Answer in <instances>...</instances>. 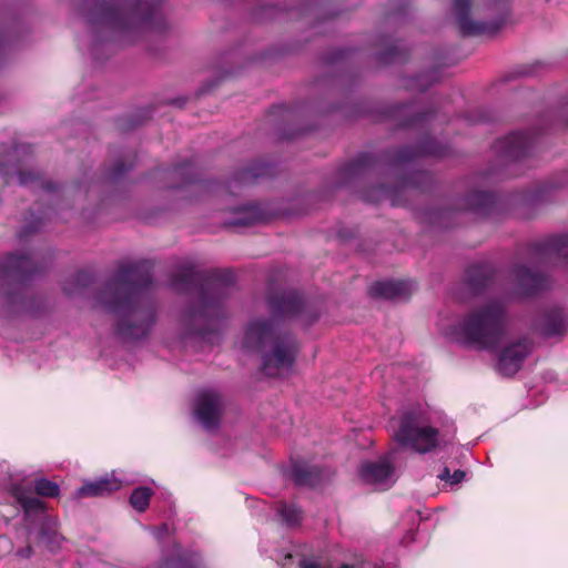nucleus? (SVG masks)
I'll list each match as a JSON object with an SVG mask.
<instances>
[{
    "label": "nucleus",
    "mask_w": 568,
    "mask_h": 568,
    "mask_svg": "<svg viewBox=\"0 0 568 568\" xmlns=\"http://www.w3.org/2000/svg\"><path fill=\"white\" fill-rule=\"evenodd\" d=\"M373 156L371 154H361L355 161L347 163L344 168V174L355 175L362 172V170L372 164Z\"/></svg>",
    "instance_id": "34"
},
{
    "label": "nucleus",
    "mask_w": 568,
    "mask_h": 568,
    "mask_svg": "<svg viewBox=\"0 0 568 568\" xmlns=\"http://www.w3.org/2000/svg\"><path fill=\"white\" fill-rule=\"evenodd\" d=\"M32 554H33V548L31 545H27L26 547H22L17 550V556L20 558H24V559L30 558L32 556Z\"/></svg>",
    "instance_id": "46"
},
{
    "label": "nucleus",
    "mask_w": 568,
    "mask_h": 568,
    "mask_svg": "<svg viewBox=\"0 0 568 568\" xmlns=\"http://www.w3.org/2000/svg\"><path fill=\"white\" fill-rule=\"evenodd\" d=\"M292 477L297 485L316 486L323 480L321 469L314 464H293Z\"/></svg>",
    "instance_id": "25"
},
{
    "label": "nucleus",
    "mask_w": 568,
    "mask_h": 568,
    "mask_svg": "<svg viewBox=\"0 0 568 568\" xmlns=\"http://www.w3.org/2000/svg\"><path fill=\"white\" fill-rule=\"evenodd\" d=\"M532 351V342L528 337L518 338L504 347L499 354L497 369L505 376L515 375L523 366L525 358Z\"/></svg>",
    "instance_id": "11"
},
{
    "label": "nucleus",
    "mask_w": 568,
    "mask_h": 568,
    "mask_svg": "<svg viewBox=\"0 0 568 568\" xmlns=\"http://www.w3.org/2000/svg\"><path fill=\"white\" fill-rule=\"evenodd\" d=\"M278 514L288 526H297L302 520V510L294 504H280Z\"/></svg>",
    "instance_id": "32"
},
{
    "label": "nucleus",
    "mask_w": 568,
    "mask_h": 568,
    "mask_svg": "<svg viewBox=\"0 0 568 568\" xmlns=\"http://www.w3.org/2000/svg\"><path fill=\"white\" fill-rule=\"evenodd\" d=\"M490 4L503 12V17L489 21L479 22L469 19V10L471 0H453V10L457 19L458 27L465 36H479L486 33H495L505 22V12L507 9V0H489Z\"/></svg>",
    "instance_id": "9"
},
{
    "label": "nucleus",
    "mask_w": 568,
    "mask_h": 568,
    "mask_svg": "<svg viewBox=\"0 0 568 568\" xmlns=\"http://www.w3.org/2000/svg\"><path fill=\"white\" fill-rule=\"evenodd\" d=\"M433 81H435V79L429 80L425 75H419L416 79L412 80V83H409L408 87L410 89H417L419 91H425L430 87Z\"/></svg>",
    "instance_id": "42"
},
{
    "label": "nucleus",
    "mask_w": 568,
    "mask_h": 568,
    "mask_svg": "<svg viewBox=\"0 0 568 568\" xmlns=\"http://www.w3.org/2000/svg\"><path fill=\"white\" fill-rule=\"evenodd\" d=\"M494 270L489 264L471 265L466 272V285L474 293H480L493 281Z\"/></svg>",
    "instance_id": "22"
},
{
    "label": "nucleus",
    "mask_w": 568,
    "mask_h": 568,
    "mask_svg": "<svg viewBox=\"0 0 568 568\" xmlns=\"http://www.w3.org/2000/svg\"><path fill=\"white\" fill-rule=\"evenodd\" d=\"M412 292V285L403 281L376 282L369 287V294L388 300L406 298Z\"/></svg>",
    "instance_id": "20"
},
{
    "label": "nucleus",
    "mask_w": 568,
    "mask_h": 568,
    "mask_svg": "<svg viewBox=\"0 0 568 568\" xmlns=\"http://www.w3.org/2000/svg\"><path fill=\"white\" fill-rule=\"evenodd\" d=\"M0 180L4 185L17 182L19 185L32 191H42L43 200L54 204H59L62 199H68L75 191L80 194L88 192V189L83 185L68 186L60 190L55 183L45 179L39 170L22 161L1 162Z\"/></svg>",
    "instance_id": "7"
},
{
    "label": "nucleus",
    "mask_w": 568,
    "mask_h": 568,
    "mask_svg": "<svg viewBox=\"0 0 568 568\" xmlns=\"http://www.w3.org/2000/svg\"><path fill=\"white\" fill-rule=\"evenodd\" d=\"M442 156L445 154L444 148L434 140H426L418 149L406 146L397 150L393 155L395 164H404L419 155Z\"/></svg>",
    "instance_id": "19"
},
{
    "label": "nucleus",
    "mask_w": 568,
    "mask_h": 568,
    "mask_svg": "<svg viewBox=\"0 0 568 568\" xmlns=\"http://www.w3.org/2000/svg\"><path fill=\"white\" fill-rule=\"evenodd\" d=\"M394 437L402 447L427 454L446 447L453 440L454 432L427 425L422 410L412 408L403 413Z\"/></svg>",
    "instance_id": "6"
},
{
    "label": "nucleus",
    "mask_w": 568,
    "mask_h": 568,
    "mask_svg": "<svg viewBox=\"0 0 568 568\" xmlns=\"http://www.w3.org/2000/svg\"><path fill=\"white\" fill-rule=\"evenodd\" d=\"M161 0H75L88 23L85 43L94 58L101 44L132 43L152 30L165 27Z\"/></svg>",
    "instance_id": "2"
},
{
    "label": "nucleus",
    "mask_w": 568,
    "mask_h": 568,
    "mask_svg": "<svg viewBox=\"0 0 568 568\" xmlns=\"http://www.w3.org/2000/svg\"><path fill=\"white\" fill-rule=\"evenodd\" d=\"M465 476H466V473L464 470L456 469L452 473L449 484H452V485L459 484L464 480Z\"/></svg>",
    "instance_id": "45"
},
{
    "label": "nucleus",
    "mask_w": 568,
    "mask_h": 568,
    "mask_svg": "<svg viewBox=\"0 0 568 568\" xmlns=\"http://www.w3.org/2000/svg\"><path fill=\"white\" fill-rule=\"evenodd\" d=\"M568 327V314L558 306L545 308L536 318L535 328L545 337L561 336Z\"/></svg>",
    "instance_id": "14"
},
{
    "label": "nucleus",
    "mask_w": 568,
    "mask_h": 568,
    "mask_svg": "<svg viewBox=\"0 0 568 568\" xmlns=\"http://www.w3.org/2000/svg\"><path fill=\"white\" fill-rule=\"evenodd\" d=\"M358 476L365 485L385 490L395 484L398 470L395 464H362Z\"/></svg>",
    "instance_id": "12"
},
{
    "label": "nucleus",
    "mask_w": 568,
    "mask_h": 568,
    "mask_svg": "<svg viewBox=\"0 0 568 568\" xmlns=\"http://www.w3.org/2000/svg\"><path fill=\"white\" fill-rule=\"evenodd\" d=\"M61 536L57 531V523L54 519L44 517L41 521L39 532L37 534L34 545L43 546L49 551L59 548Z\"/></svg>",
    "instance_id": "24"
},
{
    "label": "nucleus",
    "mask_w": 568,
    "mask_h": 568,
    "mask_svg": "<svg viewBox=\"0 0 568 568\" xmlns=\"http://www.w3.org/2000/svg\"><path fill=\"white\" fill-rule=\"evenodd\" d=\"M3 53H4V47H3L2 36L0 34V60L2 59Z\"/></svg>",
    "instance_id": "51"
},
{
    "label": "nucleus",
    "mask_w": 568,
    "mask_h": 568,
    "mask_svg": "<svg viewBox=\"0 0 568 568\" xmlns=\"http://www.w3.org/2000/svg\"><path fill=\"white\" fill-rule=\"evenodd\" d=\"M19 153V149H16L14 150V155H17Z\"/></svg>",
    "instance_id": "53"
},
{
    "label": "nucleus",
    "mask_w": 568,
    "mask_h": 568,
    "mask_svg": "<svg viewBox=\"0 0 568 568\" xmlns=\"http://www.w3.org/2000/svg\"><path fill=\"white\" fill-rule=\"evenodd\" d=\"M532 144V139L524 132L511 133L499 139L495 145V151L504 159L517 160L525 156Z\"/></svg>",
    "instance_id": "15"
},
{
    "label": "nucleus",
    "mask_w": 568,
    "mask_h": 568,
    "mask_svg": "<svg viewBox=\"0 0 568 568\" xmlns=\"http://www.w3.org/2000/svg\"><path fill=\"white\" fill-rule=\"evenodd\" d=\"M34 257L27 254H10L0 263V285L18 286L4 295V306L9 313L28 311L29 301L26 286L22 282L40 272Z\"/></svg>",
    "instance_id": "8"
},
{
    "label": "nucleus",
    "mask_w": 568,
    "mask_h": 568,
    "mask_svg": "<svg viewBox=\"0 0 568 568\" xmlns=\"http://www.w3.org/2000/svg\"><path fill=\"white\" fill-rule=\"evenodd\" d=\"M490 119L486 115V113L484 112H480V115L478 118V122H486V121H489Z\"/></svg>",
    "instance_id": "50"
},
{
    "label": "nucleus",
    "mask_w": 568,
    "mask_h": 568,
    "mask_svg": "<svg viewBox=\"0 0 568 568\" xmlns=\"http://www.w3.org/2000/svg\"><path fill=\"white\" fill-rule=\"evenodd\" d=\"M374 192H376V195L374 196H367L366 201L368 202H379L383 199H390L392 197V190L387 186L379 185L377 186Z\"/></svg>",
    "instance_id": "40"
},
{
    "label": "nucleus",
    "mask_w": 568,
    "mask_h": 568,
    "mask_svg": "<svg viewBox=\"0 0 568 568\" xmlns=\"http://www.w3.org/2000/svg\"><path fill=\"white\" fill-rule=\"evenodd\" d=\"M298 568H328L325 565H323L321 561H318L315 558L312 557H303L298 561Z\"/></svg>",
    "instance_id": "43"
},
{
    "label": "nucleus",
    "mask_w": 568,
    "mask_h": 568,
    "mask_svg": "<svg viewBox=\"0 0 568 568\" xmlns=\"http://www.w3.org/2000/svg\"><path fill=\"white\" fill-rule=\"evenodd\" d=\"M155 568H160V565H158Z\"/></svg>",
    "instance_id": "55"
},
{
    "label": "nucleus",
    "mask_w": 568,
    "mask_h": 568,
    "mask_svg": "<svg viewBox=\"0 0 568 568\" xmlns=\"http://www.w3.org/2000/svg\"><path fill=\"white\" fill-rule=\"evenodd\" d=\"M21 484L30 488L32 493L38 494L42 497H57L60 493L58 484L43 477H37L33 479H26Z\"/></svg>",
    "instance_id": "26"
},
{
    "label": "nucleus",
    "mask_w": 568,
    "mask_h": 568,
    "mask_svg": "<svg viewBox=\"0 0 568 568\" xmlns=\"http://www.w3.org/2000/svg\"><path fill=\"white\" fill-rule=\"evenodd\" d=\"M192 172H193V165L190 162L178 165L173 170L174 174L183 176V183H185V184L195 182V179L192 175Z\"/></svg>",
    "instance_id": "37"
},
{
    "label": "nucleus",
    "mask_w": 568,
    "mask_h": 568,
    "mask_svg": "<svg viewBox=\"0 0 568 568\" xmlns=\"http://www.w3.org/2000/svg\"><path fill=\"white\" fill-rule=\"evenodd\" d=\"M262 219V212L256 206L240 209L226 224L230 226L245 227L257 223Z\"/></svg>",
    "instance_id": "27"
},
{
    "label": "nucleus",
    "mask_w": 568,
    "mask_h": 568,
    "mask_svg": "<svg viewBox=\"0 0 568 568\" xmlns=\"http://www.w3.org/2000/svg\"><path fill=\"white\" fill-rule=\"evenodd\" d=\"M223 407L221 395L215 390L205 389L196 396L194 415L205 430L214 432L220 425Z\"/></svg>",
    "instance_id": "10"
},
{
    "label": "nucleus",
    "mask_w": 568,
    "mask_h": 568,
    "mask_svg": "<svg viewBox=\"0 0 568 568\" xmlns=\"http://www.w3.org/2000/svg\"><path fill=\"white\" fill-rule=\"evenodd\" d=\"M454 212L449 209H439L428 214V222L433 225L447 229L452 226V216Z\"/></svg>",
    "instance_id": "33"
},
{
    "label": "nucleus",
    "mask_w": 568,
    "mask_h": 568,
    "mask_svg": "<svg viewBox=\"0 0 568 568\" xmlns=\"http://www.w3.org/2000/svg\"><path fill=\"white\" fill-rule=\"evenodd\" d=\"M262 175L261 169L246 168L237 172L225 185L226 192L234 194L236 187L254 182Z\"/></svg>",
    "instance_id": "30"
},
{
    "label": "nucleus",
    "mask_w": 568,
    "mask_h": 568,
    "mask_svg": "<svg viewBox=\"0 0 568 568\" xmlns=\"http://www.w3.org/2000/svg\"><path fill=\"white\" fill-rule=\"evenodd\" d=\"M395 450L393 452H389L386 456H384L379 462H384V463H387V462H390L392 459H395L397 458V456H395Z\"/></svg>",
    "instance_id": "48"
},
{
    "label": "nucleus",
    "mask_w": 568,
    "mask_h": 568,
    "mask_svg": "<svg viewBox=\"0 0 568 568\" xmlns=\"http://www.w3.org/2000/svg\"><path fill=\"white\" fill-rule=\"evenodd\" d=\"M437 477L440 480L449 483L450 477H452L450 469L448 467H444V469L437 475Z\"/></svg>",
    "instance_id": "47"
},
{
    "label": "nucleus",
    "mask_w": 568,
    "mask_h": 568,
    "mask_svg": "<svg viewBox=\"0 0 568 568\" xmlns=\"http://www.w3.org/2000/svg\"><path fill=\"white\" fill-rule=\"evenodd\" d=\"M339 568H356V567H355V566H351V565H346V564H344V565H342Z\"/></svg>",
    "instance_id": "52"
},
{
    "label": "nucleus",
    "mask_w": 568,
    "mask_h": 568,
    "mask_svg": "<svg viewBox=\"0 0 568 568\" xmlns=\"http://www.w3.org/2000/svg\"><path fill=\"white\" fill-rule=\"evenodd\" d=\"M495 205V195L485 191H474L458 204V210L470 211L478 215H487Z\"/></svg>",
    "instance_id": "21"
},
{
    "label": "nucleus",
    "mask_w": 568,
    "mask_h": 568,
    "mask_svg": "<svg viewBox=\"0 0 568 568\" xmlns=\"http://www.w3.org/2000/svg\"><path fill=\"white\" fill-rule=\"evenodd\" d=\"M267 305L274 316H295L302 312L305 303L300 294L294 291H290L270 295L267 298Z\"/></svg>",
    "instance_id": "17"
},
{
    "label": "nucleus",
    "mask_w": 568,
    "mask_h": 568,
    "mask_svg": "<svg viewBox=\"0 0 568 568\" xmlns=\"http://www.w3.org/2000/svg\"><path fill=\"white\" fill-rule=\"evenodd\" d=\"M152 532L158 540H163L169 535V527L163 524L160 527L152 528Z\"/></svg>",
    "instance_id": "44"
},
{
    "label": "nucleus",
    "mask_w": 568,
    "mask_h": 568,
    "mask_svg": "<svg viewBox=\"0 0 568 568\" xmlns=\"http://www.w3.org/2000/svg\"><path fill=\"white\" fill-rule=\"evenodd\" d=\"M170 285L179 293L196 294V304L185 307L179 316L183 337H205L214 332L223 316V303L231 285L224 280L207 277L190 263L182 264L171 277Z\"/></svg>",
    "instance_id": "3"
},
{
    "label": "nucleus",
    "mask_w": 568,
    "mask_h": 568,
    "mask_svg": "<svg viewBox=\"0 0 568 568\" xmlns=\"http://www.w3.org/2000/svg\"><path fill=\"white\" fill-rule=\"evenodd\" d=\"M91 282L92 275L89 272L80 271L63 283L62 290L68 296H74L80 294Z\"/></svg>",
    "instance_id": "29"
},
{
    "label": "nucleus",
    "mask_w": 568,
    "mask_h": 568,
    "mask_svg": "<svg viewBox=\"0 0 568 568\" xmlns=\"http://www.w3.org/2000/svg\"><path fill=\"white\" fill-rule=\"evenodd\" d=\"M124 485L121 478L114 473L93 480H84L83 484L74 491L75 499L82 498H104L120 490Z\"/></svg>",
    "instance_id": "13"
},
{
    "label": "nucleus",
    "mask_w": 568,
    "mask_h": 568,
    "mask_svg": "<svg viewBox=\"0 0 568 568\" xmlns=\"http://www.w3.org/2000/svg\"><path fill=\"white\" fill-rule=\"evenodd\" d=\"M509 312L504 297H488L452 327V335L478 349H496L507 334Z\"/></svg>",
    "instance_id": "5"
},
{
    "label": "nucleus",
    "mask_w": 568,
    "mask_h": 568,
    "mask_svg": "<svg viewBox=\"0 0 568 568\" xmlns=\"http://www.w3.org/2000/svg\"><path fill=\"white\" fill-rule=\"evenodd\" d=\"M242 347L261 357L262 371L270 377L292 372L298 343L294 335L280 328L272 318H252L245 327Z\"/></svg>",
    "instance_id": "4"
},
{
    "label": "nucleus",
    "mask_w": 568,
    "mask_h": 568,
    "mask_svg": "<svg viewBox=\"0 0 568 568\" xmlns=\"http://www.w3.org/2000/svg\"><path fill=\"white\" fill-rule=\"evenodd\" d=\"M413 111L415 112V106L414 105H406V106L403 108V110L400 112L405 113V114H407V113L410 114Z\"/></svg>",
    "instance_id": "49"
},
{
    "label": "nucleus",
    "mask_w": 568,
    "mask_h": 568,
    "mask_svg": "<svg viewBox=\"0 0 568 568\" xmlns=\"http://www.w3.org/2000/svg\"><path fill=\"white\" fill-rule=\"evenodd\" d=\"M153 285L148 262L126 263L95 294L94 307L116 316L115 333L121 339H142L155 325L156 305L148 296Z\"/></svg>",
    "instance_id": "1"
},
{
    "label": "nucleus",
    "mask_w": 568,
    "mask_h": 568,
    "mask_svg": "<svg viewBox=\"0 0 568 568\" xmlns=\"http://www.w3.org/2000/svg\"><path fill=\"white\" fill-rule=\"evenodd\" d=\"M201 562L199 554L189 551L176 558H165L159 565L160 568H200Z\"/></svg>",
    "instance_id": "28"
},
{
    "label": "nucleus",
    "mask_w": 568,
    "mask_h": 568,
    "mask_svg": "<svg viewBox=\"0 0 568 568\" xmlns=\"http://www.w3.org/2000/svg\"><path fill=\"white\" fill-rule=\"evenodd\" d=\"M43 215H44L45 217H49V216H50V214H49L48 212H45Z\"/></svg>",
    "instance_id": "54"
},
{
    "label": "nucleus",
    "mask_w": 568,
    "mask_h": 568,
    "mask_svg": "<svg viewBox=\"0 0 568 568\" xmlns=\"http://www.w3.org/2000/svg\"><path fill=\"white\" fill-rule=\"evenodd\" d=\"M433 115V111H425L419 113H414L408 120L402 123L403 126L416 125L418 123H423L429 120Z\"/></svg>",
    "instance_id": "38"
},
{
    "label": "nucleus",
    "mask_w": 568,
    "mask_h": 568,
    "mask_svg": "<svg viewBox=\"0 0 568 568\" xmlns=\"http://www.w3.org/2000/svg\"><path fill=\"white\" fill-rule=\"evenodd\" d=\"M532 250L534 255L541 263H547L558 258L568 265V235H559L544 242L536 243Z\"/></svg>",
    "instance_id": "16"
},
{
    "label": "nucleus",
    "mask_w": 568,
    "mask_h": 568,
    "mask_svg": "<svg viewBox=\"0 0 568 568\" xmlns=\"http://www.w3.org/2000/svg\"><path fill=\"white\" fill-rule=\"evenodd\" d=\"M404 57L399 44L392 45L386 52L382 53L379 59L384 63H390L400 60Z\"/></svg>",
    "instance_id": "36"
},
{
    "label": "nucleus",
    "mask_w": 568,
    "mask_h": 568,
    "mask_svg": "<svg viewBox=\"0 0 568 568\" xmlns=\"http://www.w3.org/2000/svg\"><path fill=\"white\" fill-rule=\"evenodd\" d=\"M430 175L424 171H418L413 173L409 178L405 179L400 187L407 189V187H416V189H423L424 184L430 182Z\"/></svg>",
    "instance_id": "35"
},
{
    "label": "nucleus",
    "mask_w": 568,
    "mask_h": 568,
    "mask_svg": "<svg viewBox=\"0 0 568 568\" xmlns=\"http://www.w3.org/2000/svg\"><path fill=\"white\" fill-rule=\"evenodd\" d=\"M154 495V490L148 486H139L130 495V505L139 513H144L149 505L150 499Z\"/></svg>",
    "instance_id": "31"
},
{
    "label": "nucleus",
    "mask_w": 568,
    "mask_h": 568,
    "mask_svg": "<svg viewBox=\"0 0 568 568\" xmlns=\"http://www.w3.org/2000/svg\"><path fill=\"white\" fill-rule=\"evenodd\" d=\"M12 495L23 508L27 516L31 514H42L44 510V503L39 498L32 496V490L27 488L23 484L17 483L11 486Z\"/></svg>",
    "instance_id": "23"
},
{
    "label": "nucleus",
    "mask_w": 568,
    "mask_h": 568,
    "mask_svg": "<svg viewBox=\"0 0 568 568\" xmlns=\"http://www.w3.org/2000/svg\"><path fill=\"white\" fill-rule=\"evenodd\" d=\"M516 281V292L520 296H529L546 284V278L537 271L528 268L526 265H516L513 271Z\"/></svg>",
    "instance_id": "18"
},
{
    "label": "nucleus",
    "mask_w": 568,
    "mask_h": 568,
    "mask_svg": "<svg viewBox=\"0 0 568 568\" xmlns=\"http://www.w3.org/2000/svg\"><path fill=\"white\" fill-rule=\"evenodd\" d=\"M131 168H132V165L126 166L124 163L119 162V163H116V164L112 168V170L109 172V174H108V179H109L110 181H116V180L121 179V178H122V175H123L126 171H129Z\"/></svg>",
    "instance_id": "41"
},
{
    "label": "nucleus",
    "mask_w": 568,
    "mask_h": 568,
    "mask_svg": "<svg viewBox=\"0 0 568 568\" xmlns=\"http://www.w3.org/2000/svg\"><path fill=\"white\" fill-rule=\"evenodd\" d=\"M31 216L33 217V221L30 224H27L20 232V237H26L30 233H33L39 230L40 225L42 224L43 216L34 217V212L31 211Z\"/></svg>",
    "instance_id": "39"
}]
</instances>
